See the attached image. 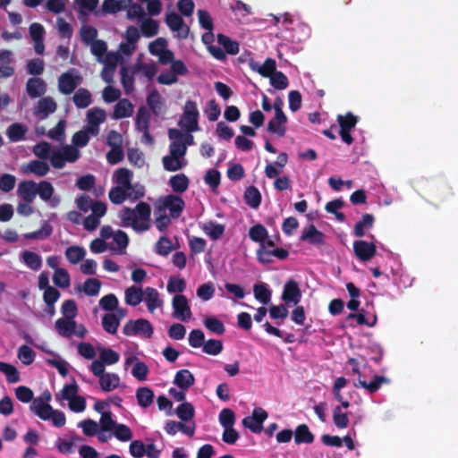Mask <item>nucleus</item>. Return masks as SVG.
<instances>
[{
	"label": "nucleus",
	"mask_w": 458,
	"mask_h": 458,
	"mask_svg": "<svg viewBox=\"0 0 458 458\" xmlns=\"http://www.w3.org/2000/svg\"><path fill=\"white\" fill-rule=\"evenodd\" d=\"M146 101L153 114L157 116L161 114L165 109V101L157 89L150 91Z\"/></svg>",
	"instance_id": "obj_17"
},
{
	"label": "nucleus",
	"mask_w": 458,
	"mask_h": 458,
	"mask_svg": "<svg viewBox=\"0 0 458 458\" xmlns=\"http://www.w3.org/2000/svg\"><path fill=\"white\" fill-rule=\"evenodd\" d=\"M184 207L185 203L180 196L170 194L165 197L163 205L158 207L157 209L161 211L162 209L167 208L170 211L172 218H178Z\"/></svg>",
	"instance_id": "obj_12"
},
{
	"label": "nucleus",
	"mask_w": 458,
	"mask_h": 458,
	"mask_svg": "<svg viewBox=\"0 0 458 458\" xmlns=\"http://www.w3.org/2000/svg\"><path fill=\"white\" fill-rule=\"evenodd\" d=\"M150 114L146 106H141L138 108L135 117V127L138 131L149 129Z\"/></svg>",
	"instance_id": "obj_32"
},
{
	"label": "nucleus",
	"mask_w": 458,
	"mask_h": 458,
	"mask_svg": "<svg viewBox=\"0 0 458 458\" xmlns=\"http://www.w3.org/2000/svg\"><path fill=\"white\" fill-rule=\"evenodd\" d=\"M30 411L43 420H47L53 413V408L48 403H43L40 399H34L30 404Z\"/></svg>",
	"instance_id": "obj_26"
},
{
	"label": "nucleus",
	"mask_w": 458,
	"mask_h": 458,
	"mask_svg": "<svg viewBox=\"0 0 458 458\" xmlns=\"http://www.w3.org/2000/svg\"><path fill=\"white\" fill-rule=\"evenodd\" d=\"M336 121L340 126L339 134L342 140L347 145L352 144L354 140L351 135V131L356 126L358 123V116L348 112L345 114H338Z\"/></svg>",
	"instance_id": "obj_4"
},
{
	"label": "nucleus",
	"mask_w": 458,
	"mask_h": 458,
	"mask_svg": "<svg viewBox=\"0 0 458 458\" xmlns=\"http://www.w3.org/2000/svg\"><path fill=\"white\" fill-rule=\"evenodd\" d=\"M27 131L24 124L14 123L7 128L6 134L10 141L18 142L25 139Z\"/></svg>",
	"instance_id": "obj_30"
},
{
	"label": "nucleus",
	"mask_w": 458,
	"mask_h": 458,
	"mask_svg": "<svg viewBox=\"0 0 458 458\" xmlns=\"http://www.w3.org/2000/svg\"><path fill=\"white\" fill-rule=\"evenodd\" d=\"M203 230L212 240H217L224 234L225 225L209 221L204 225Z\"/></svg>",
	"instance_id": "obj_46"
},
{
	"label": "nucleus",
	"mask_w": 458,
	"mask_h": 458,
	"mask_svg": "<svg viewBox=\"0 0 458 458\" xmlns=\"http://www.w3.org/2000/svg\"><path fill=\"white\" fill-rule=\"evenodd\" d=\"M21 257L23 262L32 270H38L42 266L41 257L36 252L24 250Z\"/></svg>",
	"instance_id": "obj_43"
},
{
	"label": "nucleus",
	"mask_w": 458,
	"mask_h": 458,
	"mask_svg": "<svg viewBox=\"0 0 458 458\" xmlns=\"http://www.w3.org/2000/svg\"><path fill=\"white\" fill-rule=\"evenodd\" d=\"M169 184L174 192L182 193L187 191L190 181L184 174H178L170 178Z\"/></svg>",
	"instance_id": "obj_37"
},
{
	"label": "nucleus",
	"mask_w": 458,
	"mask_h": 458,
	"mask_svg": "<svg viewBox=\"0 0 458 458\" xmlns=\"http://www.w3.org/2000/svg\"><path fill=\"white\" fill-rule=\"evenodd\" d=\"M0 372L5 375L8 383H17L21 379L18 369L12 364L0 361Z\"/></svg>",
	"instance_id": "obj_44"
},
{
	"label": "nucleus",
	"mask_w": 458,
	"mask_h": 458,
	"mask_svg": "<svg viewBox=\"0 0 458 458\" xmlns=\"http://www.w3.org/2000/svg\"><path fill=\"white\" fill-rule=\"evenodd\" d=\"M47 89L45 81L38 77H32L27 81L26 91L31 98H36L42 96Z\"/></svg>",
	"instance_id": "obj_19"
},
{
	"label": "nucleus",
	"mask_w": 458,
	"mask_h": 458,
	"mask_svg": "<svg viewBox=\"0 0 458 458\" xmlns=\"http://www.w3.org/2000/svg\"><path fill=\"white\" fill-rule=\"evenodd\" d=\"M333 421L335 427L338 428H345L348 426V413L342 411V406H335L334 408Z\"/></svg>",
	"instance_id": "obj_56"
},
{
	"label": "nucleus",
	"mask_w": 458,
	"mask_h": 458,
	"mask_svg": "<svg viewBox=\"0 0 458 458\" xmlns=\"http://www.w3.org/2000/svg\"><path fill=\"white\" fill-rule=\"evenodd\" d=\"M375 217L372 214H364L360 221H358L353 228V235L361 238L365 235L366 230L373 227Z\"/></svg>",
	"instance_id": "obj_24"
},
{
	"label": "nucleus",
	"mask_w": 458,
	"mask_h": 458,
	"mask_svg": "<svg viewBox=\"0 0 458 458\" xmlns=\"http://www.w3.org/2000/svg\"><path fill=\"white\" fill-rule=\"evenodd\" d=\"M215 291L214 284L211 282L205 283L197 289V296L203 301H208L213 298Z\"/></svg>",
	"instance_id": "obj_64"
},
{
	"label": "nucleus",
	"mask_w": 458,
	"mask_h": 458,
	"mask_svg": "<svg viewBox=\"0 0 458 458\" xmlns=\"http://www.w3.org/2000/svg\"><path fill=\"white\" fill-rule=\"evenodd\" d=\"M72 100L76 107L83 109L88 107L92 103V96L89 89L80 88L74 93Z\"/></svg>",
	"instance_id": "obj_29"
},
{
	"label": "nucleus",
	"mask_w": 458,
	"mask_h": 458,
	"mask_svg": "<svg viewBox=\"0 0 458 458\" xmlns=\"http://www.w3.org/2000/svg\"><path fill=\"white\" fill-rule=\"evenodd\" d=\"M251 69L258 72L262 77L269 78L276 72V63L272 58H267L262 65L257 63L251 64Z\"/></svg>",
	"instance_id": "obj_35"
},
{
	"label": "nucleus",
	"mask_w": 458,
	"mask_h": 458,
	"mask_svg": "<svg viewBox=\"0 0 458 458\" xmlns=\"http://www.w3.org/2000/svg\"><path fill=\"white\" fill-rule=\"evenodd\" d=\"M132 0H104L102 10L106 13H116L126 10Z\"/></svg>",
	"instance_id": "obj_27"
},
{
	"label": "nucleus",
	"mask_w": 458,
	"mask_h": 458,
	"mask_svg": "<svg viewBox=\"0 0 458 458\" xmlns=\"http://www.w3.org/2000/svg\"><path fill=\"white\" fill-rule=\"evenodd\" d=\"M162 162L165 170L169 172L178 171L186 165L182 159L174 157L172 155L163 157Z\"/></svg>",
	"instance_id": "obj_50"
},
{
	"label": "nucleus",
	"mask_w": 458,
	"mask_h": 458,
	"mask_svg": "<svg viewBox=\"0 0 458 458\" xmlns=\"http://www.w3.org/2000/svg\"><path fill=\"white\" fill-rule=\"evenodd\" d=\"M62 318L75 319L78 314L76 302L73 300H65L61 307Z\"/></svg>",
	"instance_id": "obj_57"
},
{
	"label": "nucleus",
	"mask_w": 458,
	"mask_h": 458,
	"mask_svg": "<svg viewBox=\"0 0 458 458\" xmlns=\"http://www.w3.org/2000/svg\"><path fill=\"white\" fill-rule=\"evenodd\" d=\"M174 384L182 390H187L195 384V377L189 369H180L174 376Z\"/></svg>",
	"instance_id": "obj_21"
},
{
	"label": "nucleus",
	"mask_w": 458,
	"mask_h": 458,
	"mask_svg": "<svg viewBox=\"0 0 458 458\" xmlns=\"http://www.w3.org/2000/svg\"><path fill=\"white\" fill-rule=\"evenodd\" d=\"M138 404L142 408L148 407L154 400V392L147 386L139 387L136 392Z\"/></svg>",
	"instance_id": "obj_39"
},
{
	"label": "nucleus",
	"mask_w": 458,
	"mask_h": 458,
	"mask_svg": "<svg viewBox=\"0 0 458 458\" xmlns=\"http://www.w3.org/2000/svg\"><path fill=\"white\" fill-rule=\"evenodd\" d=\"M207 329L216 335H223L225 332L224 323L216 317H207L203 320Z\"/></svg>",
	"instance_id": "obj_48"
},
{
	"label": "nucleus",
	"mask_w": 458,
	"mask_h": 458,
	"mask_svg": "<svg viewBox=\"0 0 458 458\" xmlns=\"http://www.w3.org/2000/svg\"><path fill=\"white\" fill-rule=\"evenodd\" d=\"M120 325V318L114 313H106L102 318L103 328L109 334H115Z\"/></svg>",
	"instance_id": "obj_42"
},
{
	"label": "nucleus",
	"mask_w": 458,
	"mask_h": 458,
	"mask_svg": "<svg viewBox=\"0 0 458 458\" xmlns=\"http://www.w3.org/2000/svg\"><path fill=\"white\" fill-rule=\"evenodd\" d=\"M165 22L169 29L177 31L181 38L188 37L190 28L184 24L183 19L174 12H171L166 15Z\"/></svg>",
	"instance_id": "obj_13"
},
{
	"label": "nucleus",
	"mask_w": 458,
	"mask_h": 458,
	"mask_svg": "<svg viewBox=\"0 0 458 458\" xmlns=\"http://www.w3.org/2000/svg\"><path fill=\"white\" fill-rule=\"evenodd\" d=\"M355 256L361 261L370 260L377 253V246L374 242L358 240L353 242Z\"/></svg>",
	"instance_id": "obj_10"
},
{
	"label": "nucleus",
	"mask_w": 458,
	"mask_h": 458,
	"mask_svg": "<svg viewBox=\"0 0 458 458\" xmlns=\"http://www.w3.org/2000/svg\"><path fill=\"white\" fill-rule=\"evenodd\" d=\"M217 43L223 47L225 54L235 55L240 51L239 43L236 40L231 39L224 34H217Z\"/></svg>",
	"instance_id": "obj_33"
},
{
	"label": "nucleus",
	"mask_w": 458,
	"mask_h": 458,
	"mask_svg": "<svg viewBox=\"0 0 458 458\" xmlns=\"http://www.w3.org/2000/svg\"><path fill=\"white\" fill-rule=\"evenodd\" d=\"M140 30L144 37H154L158 32V23L151 18L146 19L142 21Z\"/></svg>",
	"instance_id": "obj_58"
},
{
	"label": "nucleus",
	"mask_w": 458,
	"mask_h": 458,
	"mask_svg": "<svg viewBox=\"0 0 458 458\" xmlns=\"http://www.w3.org/2000/svg\"><path fill=\"white\" fill-rule=\"evenodd\" d=\"M113 239L117 245V253L124 254L125 250L129 244V237L127 233L122 230H118L113 235Z\"/></svg>",
	"instance_id": "obj_62"
},
{
	"label": "nucleus",
	"mask_w": 458,
	"mask_h": 458,
	"mask_svg": "<svg viewBox=\"0 0 458 458\" xmlns=\"http://www.w3.org/2000/svg\"><path fill=\"white\" fill-rule=\"evenodd\" d=\"M144 292L134 285L128 287L124 293L125 302L131 306L139 305L143 300Z\"/></svg>",
	"instance_id": "obj_38"
},
{
	"label": "nucleus",
	"mask_w": 458,
	"mask_h": 458,
	"mask_svg": "<svg viewBox=\"0 0 458 458\" xmlns=\"http://www.w3.org/2000/svg\"><path fill=\"white\" fill-rule=\"evenodd\" d=\"M17 194L25 202H33L37 196V183L33 181H22L19 183Z\"/></svg>",
	"instance_id": "obj_18"
},
{
	"label": "nucleus",
	"mask_w": 458,
	"mask_h": 458,
	"mask_svg": "<svg viewBox=\"0 0 458 458\" xmlns=\"http://www.w3.org/2000/svg\"><path fill=\"white\" fill-rule=\"evenodd\" d=\"M249 237L252 242H259L260 246L265 244V240L268 237V233L264 225L257 224L250 228Z\"/></svg>",
	"instance_id": "obj_41"
},
{
	"label": "nucleus",
	"mask_w": 458,
	"mask_h": 458,
	"mask_svg": "<svg viewBox=\"0 0 458 458\" xmlns=\"http://www.w3.org/2000/svg\"><path fill=\"white\" fill-rule=\"evenodd\" d=\"M325 234L318 231L314 225H310L301 233V240L316 246L325 244Z\"/></svg>",
	"instance_id": "obj_16"
},
{
	"label": "nucleus",
	"mask_w": 458,
	"mask_h": 458,
	"mask_svg": "<svg viewBox=\"0 0 458 458\" xmlns=\"http://www.w3.org/2000/svg\"><path fill=\"white\" fill-rule=\"evenodd\" d=\"M127 194L125 188H123L122 186H115L109 191L108 197L112 203L119 205L128 199Z\"/></svg>",
	"instance_id": "obj_54"
},
{
	"label": "nucleus",
	"mask_w": 458,
	"mask_h": 458,
	"mask_svg": "<svg viewBox=\"0 0 458 458\" xmlns=\"http://www.w3.org/2000/svg\"><path fill=\"white\" fill-rule=\"evenodd\" d=\"M199 113L195 101L187 100L183 106V114L179 122V126L184 128L188 132L199 130L198 119Z\"/></svg>",
	"instance_id": "obj_3"
},
{
	"label": "nucleus",
	"mask_w": 458,
	"mask_h": 458,
	"mask_svg": "<svg viewBox=\"0 0 458 458\" xmlns=\"http://www.w3.org/2000/svg\"><path fill=\"white\" fill-rule=\"evenodd\" d=\"M56 107V103L51 97H44L38 100L34 114L40 119H45L55 112Z\"/></svg>",
	"instance_id": "obj_15"
},
{
	"label": "nucleus",
	"mask_w": 458,
	"mask_h": 458,
	"mask_svg": "<svg viewBox=\"0 0 458 458\" xmlns=\"http://www.w3.org/2000/svg\"><path fill=\"white\" fill-rule=\"evenodd\" d=\"M151 208L149 204L140 201L134 208L124 207L119 214L122 225L131 226L136 232H145L150 228Z\"/></svg>",
	"instance_id": "obj_1"
},
{
	"label": "nucleus",
	"mask_w": 458,
	"mask_h": 458,
	"mask_svg": "<svg viewBox=\"0 0 458 458\" xmlns=\"http://www.w3.org/2000/svg\"><path fill=\"white\" fill-rule=\"evenodd\" d=\"M120 377L115 373H106L99 378V385L104 392H110L119 386Z\"/></svg>",
	"instance_id": "obj_36"
},
{
	"label": "nucleus",
	"mask_w": 458,
	"mask_h": 458,
	"mask_svg": "<svg viewBox=\"0 0 458 458\" xmlns=\"http://www.w3.org/2000/svg\"><path fill=\"white\" fill-rule=\"evenodd\" d=\"M81 441H82V438L80 436L73 434L71 436L69 440L58 438L55 442V447L61 454H68L73 452V445L77 442Z\"/></svg>",
	"instance_id": "obj_34"
},
{
	"label": "nucleus",
	"mask_w": 458,
	"mask_h": 458,
	"mask_svg": "<svg viewBox=\"0 0 458 458\" xmlns=\"http://www.w3.org/2000/svg\"><path fill=\"white\" fill-rule=\"evenodd\" d=\"M58 335L64 338H71L76 329L75 319L58 318L55 323Z\"/></svg>",
	"instance_id": "obj_20"
},
{
	"label": "nucleus",
	"mask_w": 458,
	"mask_h": 458,
	"mask_svg": "<svg viewBox=\"0 0 458 458\" xmlns=\"http://www.w3.org/2000/svg\"><path fill=\"white\" fill-rule=\"evenodd\" d=\"M270 84L278 90L284 89L289 85L287 76L281 71H276L269 77Z\"/></svg>",
	"instance_id": "obj_53"
},
{
	"label": "nucleus",
	"mask_w": 458,
	"mask_h": 458,
	"mask_svg": "<svg viewBox=\"0 0 458 458\" xmlns=\"http://www.w3.org/2000/svg\"><path fill=\"white\" fill-rule=\"evenodd\" d=\"M106 111L99 107H93L87 113V125L88 131L91 132L92 136H97L99 133L100 123L106 121Z\"/></svg>",
	"instance_id": "obj_9"
},
{
	"label": "nucleus",
	"mask_w": 458,
	"mask_h": 458,
	"mask_svg": "<svg viewBox=\"0 0 458 458\" xmlns=\"http://www.w3.org/2000/svg\"><path fill=\"white\" fill-rule=\"evenodd\" d=\"M301 299V291L296 281L288 280L284 285L282 293V300L286 305H297Z\"/></svg>",
	"instance_id": "obj_11"
},
{
	"label": "nucleus",
	"mask_w": 458,
	"mask_h": 458,
	"mask_svg": "<svg viewBox=\"0 0 458 458\" xmlns=\"http://www.w3.org/2000/svg\"><path fill=\"white\" fill-rule=\"evenodd\" d=\"M54 187L47 181H41L39 183H37V195L44 201H50V206L55 208L59 204V198H53L54 194Z\"/></svg>",
	"instance_id": "obj_14"
},
{
	"label": "nucleus",
	"mask_w": 458,
	"mask_h": 458,
	"mask_svg": "<svg viewBox=\"0 0 458 458\" xmlns=\"http://www.w3.org/2000/svg\"><path fill=\"white\" fill-rule=\"evenodd\" d=\"M347 363L352 367V373L358 376V381L353 383V386L356 388L362 387L366 389L369 394H374L379 390L383 384L390 383L389 378L378 375L374 376L370 382H367L361 378L360 363L357 359L349 358Z\"/></svg>",
	"instance_id": "obj_2"
},
{
	"label": "nucleus",
	"mask_w": 458,
	"mask_h": 458,
	"mask_svg": "<svg viewBox=\"0 0 458 458\" xmlns=\"http://www.w3.org/2000/svg\"><path fill=\"white\" fill-rule=\"evenodd\" d=\"M133 113V105L128 98L119 99L115 104L113 113L114 119H123L131 116Z\"/></svg>",
	"instance_id": "obj_22"
},
{
	"label": "nucleus",
	"mask_w": 458,
	"mask_h": 458,
	"mask_svg": "<svg viewBox=\"0 0 458 458\" xmlns=\"http://www.w3.org/2000/svg\"><path fill=\"white\" fill-rule=\"evenodd\" d=\"M99 359L106 365H113L119 361L120 355L111 348H104L99 352Z\"/></svg>",
	"instance_id": "obj_63"
},
{
	"label": "nucleus",
	"mask_w": 458,
	"mask_h": 458,
	"mask_svg": "<svg viewBox=\"0 0 458 458\" xmlns=\"http://www.w3.org/2000/svg\"><path fill=\"white\" fill-rule=\"evenodd\" d=\"M24 174H33L37 176H45L49 172V165L42 160H31L26 165L22 166Z\"/></svg>",
	"instance_id": "obj_23"
},
{
	"label": "nucleus",
	"mask_w": 458,
	"mask_h": 458,
	"mask_svg": "<svg viewBox=\"0 0 458 458\" xmlns=\"http://www.w3.org/2000/svg\"><path fill=\"white\" fill-rule=\"evenodd\" d=\"M315 437L306 424L297 426L294 431V441L297 445L311 444L314 442Z\"/></svg>",
	"instance_id": "obj_28"
},
{
	"label": "nucleus",
	"mask_w": 458,
	"mask_h": 458,
	"mask_svg": "<svg viewBox=\"0 0 458 458\" xmlns=\"http://www.w3.org/2000/svg\"><path fill=\"white\" fill-rule=\"evenodd\" d=\"M176 414L182 421H188L194 417L195 410L191 403L184 402L176 408Z\"/></svg>",
	"instance_id": "obj_51"
},
{
	"label": "nucleus",
	"mask_w": 458,
	"mask_h": 458,
	"mask_svg": "<svg viewBox=\"0 0 458 458\" xmlns=\"http://www.w3.org/2000/svg\"><path fill=\"white\" fill-rule=\"evenodd\" d=\"M125 335H134L142 334L146 338H151L153 335V327L150 322L145 318L137 320H129L123 328Z\"/></svg>",
	"instance_id": "obj_5"
},
{
	"label": "nucleus",
	"mask_w": 458,
	"mask_h": 458,
	"mask_svg": "<svg viewBox=\"0 0 458 458\" xmlns=\"http://www.w3.org/2000/svg\"><path fill=\"white\" fill-rule=\"evenodd\" d=\"M253 292L255 298L264 305L270 301L271 291L266 286L265 284H254Z\"/></svg>",
	"instance_id": "obj_49"
},
{
	"label": "nucleus",
	"mask_w": 458,
	"mask_h": 458,
	"mask_svg": "<svg viewBox=\"0 0 458 458\" xmlns=\"http://www.w3.org/2000/svg\"><path fill=\"white\" fill-rule=\"evenodd\" d=\"M174 250V246L172 244L171 240L166 236H161L157 240L155 245V252L162 257L168 256L172 250Z\"/></svg>",
	"instance_id": "obj_45"
},
{
	"label": "nucleus",
	"mask_w": 458,
	"mask_h": 458,
	"mask_svg": "<svg viewBox=\"0 0 458 458\" xmlns=\"http://www.w3.org/2000/svg\"><path fill=\"white\" fill-rule=\"evenodd\" d=\"M267 412L263 408L257 407L252 411L250 416L242 420V425L253 433H259L263 429V422L267 419Z\"/></svg>",
	"instance_id": "obj_7"
},
{
	"label": "nucleus",
	"mask_w": 458,
	"mask_h": 458,
	"mask_svg": "<svg viewBox=\"0 0 458 458\" xmlns=\"http://www.w3.org/2000/svg\"><path fill=\"white\" fill-rule=\"evenodd\" d=\"M53 282L58 287H69L71 284V278L68 271L64 268L55 270L53 276Z\"/></svg>",
	"instance_id": "obj_55"
},
{
	"label": "nucleus",
	"mask_w": 458,
	"mask_h": 458,
	"mask_svg": "<svg viewBox=\"0 0 458 458\" xmlns=\"http://www.w3.org/2000/svg\"><path fill=\"white\" fill-rule=\"evenodd\" d=\"M81 82V77L74 69H71L61 74L58 79L59 91L64 95L72 93Z\"/></svg>",
	"instance_id": "obj_6"
},
{
	"label": "nucleus",
	"mask_w": 458,
	"mask_h": 458,
	"mask_svg": "<svg viewBox=\"0 0 458 458\" xmlns=\"http://www.w3.org/2000/svg\"><path fill=\"white\" fill-rule=\"evenodd\" d=\"M172 307L174 310V317L182 321H187L192 316L188 299L183 294H176L174 296Z\"/></svg>",
	"instance_id": "obj_8"
},
{
	"label": "nucleus",
	"mask_w": 458,
	"mask_h": 458,
	"mask_svg": "<svg viewBox=\"0 0 458 458\" xmlns=\"http://www.w3.org/2000/svg\"><path fill=\"white\" fill-rule=\"evenodd\" d=\"M245 203L252 208H257L261 203V194L255 186H249L244 192Z\"/></svg>",
	"instance_id": "obj_40"
},
{
	"label": "nucleus",
	"mask_w": 458,
	"mask_h": 458,
	"mask_svg": "<svg viewBox=\"0 0 458 458\" xmlns=\"http://www.w3.org/2000/svg\"><path fill=\"white\" fill-rule=\"evenodd\" d=\"M114 177L117 184L116 186H122L126 189L131 183L132 173L129 169L123 167L115 171Z\"/></svg>",
	"instance_id": "obj_47"
},
{
	"label": "nucleus",
	"mask_w": 458,
	"mask_h": 458,
	"mask_svg": "<svg viewBox=\"0 0 458 458\" xmlns=\"http://www.w3.org/2000/svg\"><path fill=\"white\" fill-rule=\"evenodd\" d=\"M202 351L209 355H218L223 351V343L217 339H209L203 344Z\"/></svg>",
	"instance_id": "obj_59"
},
{
	"label": "nucleus",
	"mask_w": 458,
	"mask_h": 458,
	"mask_svg": "<svg viewBox=\"0 0 458 458\" xmlns=\"http://www.w3.org/2000/svg\"><path fill=\"white\" fill-rule=\"evenodd\" d=\"M85 250L79 246L68 247L65 250V257L72 264H77L85 257Z\"/></svg>",
	"instance_id": "obj_52"
},
{
	"label": "nucleus",
	"mask_w": 458,
	"mask_h": 458,
	"mask_svg": "<svg viewBox=\"0 0 458 458\" xmlns=\"http://www.w3.org/2000/svg\"><path fill=\"white\" fill-rule=\"evenodd\" d=\"M287 123V116L283 114V117L276 118V114L267 123V130L270 133H275L278 137H284L286 133L285 124Z\"/></svg>",
	"instance_id": "obj_25"
},
{
	"label": "nucleus",
	"mask_w": 458,
	"mask_h": 458,
	"mask_svg": "<svg viewBox=\"0 0 458 458\" xmlns=\"http://www.w3.org/2000/svg\"><path fill=\"white\" fill-rule=\"evenodd\" d=\"M145 301L148 311L153 312L157 308H159L163 301L159 298V293L157 289L152 287H147L144 291Z\"/></svg>",
	"instance_id": "obj_31"
},
{
	"label": "nucleus",
	"mask_w": 458,
	"mask_h": 458,
	"mask_svg": "<svg viewBox=\"0 0 458 458\" xmlns=\"http://www.w3.org/2000/svg\"><path fill=\"white\" fill-rule=\"evenodd\" d=\"M52 226L48 225L47 223H44L42 227L35 232H30L25 233L23 236L25 239L29 240H38V239H46L49 237L52 233Z\"/></svg>",
	"instance_id": "obj_61"
},
{
	"label": "nucleus",
	"mask_w": 458,
	"mask_h": 458,
	"mask_svg": "<svg viewBox=\"0 0 458 458\" xmlns=\"http://www.w3.org/2000/svg\"><path fill=\"white\" fill-rule=\"evenodd\" d=\"M90 136H92L91 132L88 131V128L84 127L83 130H81L73 134L72 139L73 146L76 148H83L87 146Z\"/></svg>",
	"instance_id": "obj_60"
}]
</instances>
